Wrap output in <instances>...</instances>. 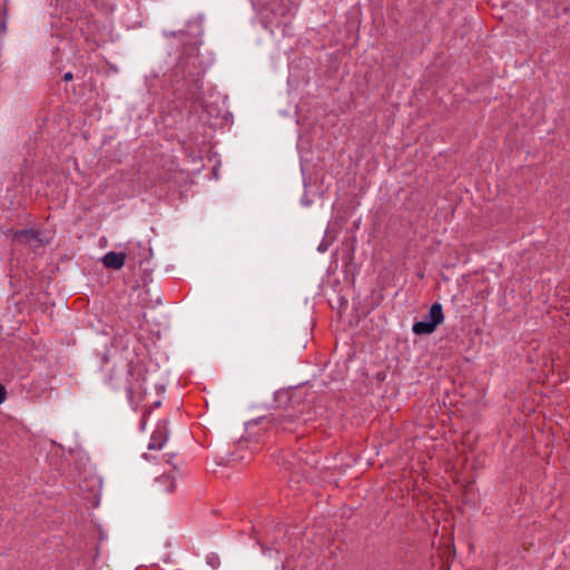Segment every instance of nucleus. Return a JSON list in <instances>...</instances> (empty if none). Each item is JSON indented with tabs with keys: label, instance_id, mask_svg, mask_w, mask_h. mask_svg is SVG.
<instances>
[{
	"label": "nucleus",
	"instance_id": "12",
	"mask_svg": "<svg viewBox=\"0 0 570 570\" xmlns=\"http://www.w3.org/2000/svg\"><path fill=\"white\" fill-rule=\"evenodd\" d=\"M62 78H63V80H65V81H70V80H72L73 75H72L70 71H68V72H66V73L63 75V77H62Z\"/></svg>",
	"mask_w": 570,
	"mask_h": 570
},
{
	"label": "nucleus",
	"instance_id": "6",
	"mask_svg": "<svg viewBox=\"0 0 570 570\" xmlns=\"http://www.w3.org/2000/svg\"><path fill=\"white\" fill-rule=\"evenodd\" d=\"M101 262H102L104 266L107 267V268L120 269L125 265L126 254L125 253L108 252L101 258Z\"/></svg>",
	"mask_w": 570,
	"mask_h": 570
},
{
	"label": "nucleus",
	"instance_id": "3",
	"mask_svg": "<svg viewBox=\"0 0 570 570\" xmlns=\"http://www.w3.org/2000/svg\"><path fill=\"white\" fill-rule=\"evenodd\" d=\"M444 321L443 308L440 303H434L422 321L415 322L412 331L416 335L432 334Z\"/></svg>",
	"mask_w": 570,
	"mask_h": 570
},
{
	"label": "nucleus",
	"instance_id": "4",
	"mask_svg": "<svg viewBox=\"0 0 570 570\" xmlns=\"http://www.w3.org/2000/svg\"><path fill=\"white\" fill-rule=\"evenodd\" d=\"M13 240L21 245H29L35 252L42 247L40 234L33 229H20L13 234Z\"/></svg>",
	"mask_w": 570,
	"mask_h": 570
},
{
	"label": "nucleus",
	"instance_id": "7",
	"mask_svg": "<svg viewBox=\"0 0 570 570\" xmlns=\"http://www.w3.org/2000/svg\"><path fill=\"white\" fill-rule=\"evenodd\" d=\"M156 487L158 491L169 493L176 489L175 475L167 473L156 479Z\"/></svg>",
	"mask_w": 570,
	"mask_h": 570
},
{
	"label": "nucleus",
	"instance_id": "11",
	"mask_svg": "<svg viewBox=\"0 0 570 570\" xmlns=\"http://www.w3.org/2000/svg\"><path fill=\"white\" fill-rule=\"evenodd\" d=\"M7 391L2 384H0V404L6 401Z\"/></svg>",
	"mask_w": 570,
	"mask_h": 570
},
{
	"label": "nucleus",
	"instance_id": "5",
	"mask_svg": "<svg viewBox=\"0 0 570 570\" xmlns=\"http://www.w3.org/2000/svg\"><path fill=\"white\" fill-rule=\"evenodd\" d=\"M168 439L167 422L163 421L157 424V428L150 436L148 444L149 450H160Z\"/></svg>",
	"mask_w": 570,
	"mask_h": 570
},
{
	"label": "nucleus",
	"instance_id": "10",
	"mask_svg": "<svg viewBox=\"0 0 570 570\" xmlns=\"http://www.w3.org/2000/svg\"><path fill=\"white\" fill-rule=\"evenodd\" d=\"M77 26H79V29H80L81 33H82V35H86V37H88V36L91 33V31L89 30V27H87V29H85V28L82 27V20H79V21L77 22Z\"/></svg>",
	"mask_w": 570,
	"mask_h": 570
},
{
	"label": "nucleus",
	"instance_id": "8",
	"mask_svg": "<svg viewBox=\"0 0 570 570\" xmlns=\"http://www.w3.org/2000/svg\"><path fill=\"white\" fill-rule=\"evenodd\" d=\"M206 563L212 568V569H218L219 566H220V559H219V556L217 553H208L206 556Z\"/></svg>",
	"mask_w": 570,
	"mask_h": 570
},
{
	"label": "nucleus",
	"instance_id": "9",
	"mask_svg": "<svg viewBox=\"0 0 570 570\" xmlns=\"http://www.w3.org/2000/svg\"><path fill=\"white\" fill-rule=\"evenodd\" d=\"M196 59H197V58H196V57H194V56H189V57H187V58L181 57V58L179 59V61H178V68H180L183 71H186V70H187V68H188L189 62H191V65H194V63H195V61H196Z\"/></svg>",
	"mask_w": 570,
	"mask_h": 570
},
{
	"label": "nucleus",
	"instance_id": "2",
	"mask_svg": "<svg viewBox=\"0 0 570 570\" xmlns=\"http://www.w3.org/2000/svg\"><path fill=\"white\" fill-rule=\"evenodd\" d=\"M120 372L125 375L124 382L120 383L115 380L114 375H110V383L115 389L124 387L128 401L131 405L137 406L146 395V389L144 386L146 379L132 363L124 365Z\"/></svg>",
	"mask_w": 570,
	"mask_h": 570
},
{
	"label": "nucleus",
	"instance_id": "1",
	"mask_svg": "<svg viewBox=\"0 0 570 570\" xmlns=\"http://www.w3.org/2000/svg\"><path fill=\"white\" fill-rule=\"evenodd\" d=\"M291 405L283 411L272 414L271 424L276 431L294 432L298 425L312 419L309 404L302 402L298 393L289 397Z\"/></svg>",
	"mask_w": 570,
	"mask_h": 570
}]
</instances>
